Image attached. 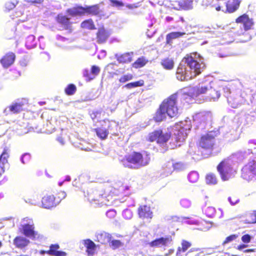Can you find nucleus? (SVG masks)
Wrapping results in <instances>:
<instances>
[{"label":"nucleus","instance_id":"1","mask_svg":"<svg viewBox=\"0 0 256 256\" xmlns=\"http://www.w3.org/2000/svg\"><path fill=\"white\" fill-rule=\"evenodd\" d=\"M150 160V154L148 152L134 151L124 156L120 162L125 168L138 169L148 165Z\"/></svg>","mask_w":256,"mask_h":256},{"label":"nucleus","instance_id":"2","mask_svg":"<svg viewBox=\"0 0 256 256\" xmlns=\"http://www.w3.org/2000/svg\"><path fill=\"white\" fill-rule=\"evenodd\" d=\"M198 59L194 53L187 54L184 58L185 63L190 69V74L192 78L200 74L205 67L204 63L198 60Z\"/></svg>","mask_w":256,"mask_h":256},{"label":"nucleus","instance_id":"3","mask_svg":"<svg viewBox=\"0 0 256 256\" xmlns=\"http://www.w3.org/2000/svg\"><path fill=\"white\" fill-rule=\"evenodd\" d=\"M216 170L222 180H228L232 178L235 173L230 158H224L217 166Z\"/></svg>","mask_w":256,"mask_h":256},{"label":"nucleus","instance_id":"4","mask_svg":"<svg viewBox=\"0 0 256 256\" xmlns=\"http://www.w3.org/2000/svg\"><path fill=\"white\" fill-rule=\"evenodd\" d=\"M177 99L178 93H174L164 100L160 104L166 112L167 115L171 118L176 117L178 115Z\"/></svg>","mask_w":256,"mask_h":256},{"label":"nucleus","instance_id":"5","mask_svg":"<svg viewBox=\"0 0 256 256\" xmlns=\"http://www.w3.org/2000/svg\"><path fill=\"white\" fill-rule=\"evenodd\" d=\"M171 136L170 132H164L162 129H158L150 132L146 140L150 142H156L158 144H164L170 140Z\"/></svg>","mask_w":256,"mask_h":256},{"label":"nucleus","instance_id":"6","mask_svg":"<svg viewBox=\"0 0 256 256\" xmlns=\"http://www.w3.org/2000/svg\"><path fill=\"white\" fill-rule=\"evenodd\" d=\"M215 144V137L211 132L202 135L197 142L198 148L211 152Z\"/></svg>","mask_w":256,"mask_h":256},{"label":"nucleus","instance_id":"7","mask_svg":"<svg viewBox=\"0 0 256 256\" xmlns=\"http://www.w3.org/2000/svg\"><path fill=\"white\" fill-rule=\"evenodd\" d=\"M241 176L247 180L256 179V160L250 161L242 167Z\"/></svg>","mask_w":256,"mask_h":256},{"label":"nucleus","instance_id":"8","mask_svg":"<svg viewBox=\"0 0 256 256\" xmlns=\"http://www.w3.org/2000/svg\"><path fill=\"white\" fill-rule=\"evenodd\" d=\"M235 22L238 24H240L245 32L252 30L254 24L253 18H250L246 14L239 16L236 18Z\"/></svg>","mask_w":256,"mask_h":256},{"label":"nucleus","instance_id":"9","mask_svg":"<svg viewBox=\"0 0 256 256\" xmlns=\"http://www.w3.org/2000/svg\"><path fill=\"white\" fill-rule=\"evenodd\" d=\"M88 200L90 202H94L98 205H106L107 198L98 190H92L88 194Z\"/></svg>","mask_w":256,"mask_h":256},{"label":"nucleus","instance_id":"10","mask_svg":"<svg viewBox=\"0 0 256 256\" xmlns=\"http://www.w3.org/2000/svg\"><path fill=\"white\" fill-rule=\"evenodd\" d=\"M22 234L26 237L36 240L42 238V236L35 230L34 224H24L22 226Z\"/></svg>","mask_w":256,"mask_h":256},{"label":"nucleus","instance_id":"11","mask_svg":"<svg viewBox=\"0 0 256 256\" xmlns=\"http://www.w3.org/2000/svg\"><path fill=\"white\" fill-rule=\"evenodd\" d=\"M172 238L171 236L166 235L164 236H162L156 238L149 243L151 247H167L172 243Z\"/></svg>","mask_w":256,"mask_h":256},{"label":"nucleus","instance_id":"12","mask_svg":"<svg viewBox=\"0 0 256 256\" xmlns=\"http://www.w3.org/2000/svg\"><path fill=\"white\" fill-rule=\"evenodd\" d=\"M194 0H174L170 4L174 9L188 10L192 8Z\"/></svg>","mask_w":256,"mask_h":256},{"label":"nucleus","instance_id":"13","mask_svg":"<svg viewBox=\"0 0 256 256\" xmlns=\"http://www.w3.org/2000/svg\"><path fill=\"white\" fill-rule=\"evenodd\" d=\"M103 122L107 123V129H103L102 128H97L94 130L96 136L101 140H105L107 138L109 134L108 130L112 129V124H115L114 120H110L109 119L106 118L102 120Z\"/></svg>","mask_w":256,"mask_h":256},{"label":"nucleus","instance_id":"14","mask_svg":"<svg viewBox=\"0 0 256 256\" xmlns=\"http://www.w3.org/2000/svg\"><path fill=\"white\" fill-rule=\"evenodd\" d=\"M207 90L208 87L206 86H198L193 87L188 94H185L184 96L191 97L196 99L200 96H202L204 94L207 95Z\"/></svg>","mask_w":256,"mask_h":256},{"label":"nucleus","instance_id":"15","mask_svg":"<svg viewBox=\"0 0 256 256\" xmlns=\"http://www.w3.org/2000/svg\"><path fill=\"white\" fill-rule=\"evenodd\" d=\"M83 16L90 15L94 16H104L102 10L100 8V6L98 4L82 6Z\"/></svg>","mask_w":256,"mask_h":256},{"label":"nucleus","instance_id":"16","mask_svg":"<svg viewBox=\"0 0 256 256\" xmlns=\"http://www.w3.org/2000/svg\"><path fill=\"white\" fill-rule=\"evenodd\" d=\"M138 214L142 220H151L153 217L150 207L147 205H140L138 208Z\"/></svg>","mask_w":256,"mask_h":256},{"label":"nucleus","instance_id":"17","mask_svg":"<svg viewBox=\"0 0 256 256\" xmlns=\"http://www.w3.org/2000/svg\"><path fill=\"white\" fill-rule=\"evenodd\" d=\"M176 76L181 81H187L193 78L190 74H188L186 66L181 64H179L177 68Z\"/></svg>","mask_w":256,"mask_h":256},{"label":"nucleus","instance_id":"18","mask_svg":"<svg viewBox=\"0 0 256 256\" xmlns=\"http://www.w3.org/2000/svg\"><path fill=\"white\" fill-rule=\"evenodd\" d=\"M56 22L62 26L64 30H71L72 22L70 18L62 14H58L56 17Z\"/></svg>","mask_w":256,"mask_h":256},{"label":"nucleus","instance_id":"19","mask_svg":"<svg viewBox=\"0 0 256 256\" xmlns=\"http://www.w3.org/2000/svg\"><path fill=\"white\" fill-rule=\"evenodd\" d=\"M174 130V135L176 141L177 142H184L187 137L186 130L180 126H175Z\"/></svg>","mask_w":256,"mask_h":256},{"label":"nucleus","instance_id":"20","mask_svg":"<svg viewBox=\"0 0 256 256\" xmlns=\"http://www.w3.org/2000/svg\"><path fill=\"white\" fill-rule=\"evenodd\" d=\"M220 96V87L218 86H214L208 87L207 90V95L206 96V98L210 100H218Z\"/></svg>","mask_w":256,"mask_h":256},{"label":"nucleus","instance_id":"21","mask_svg":"<svg viewBox=\"0 0 256 256\" xmlns=\"http://www.w3.org/2000/svg\"><path fill=\"white\" fill-rule=\"evenodd\" d=\"M42 205L43 208L50 209L56 206L58 204L55 200L54 195L48 194L44 196L42 198Z\"/></svg>","mask_w":256,"mask_h":256},{"label":"nucleus","instance_id":"22","mask_svg":"<svg viewBox=\"0 0 256 256\" xmlns=\"http://www.w3.org/2000/svg\"><path fill=\"white\" fill-rule=\"evenodd\" d=\"M82 244L86 248V252L88 256H93L96 252V246L90 239L88 238L82 241Z\"/></svg>","mask_w":256,"mask_h":256},{"label":"nucleus","instance_id":"23","mask_svg":"<svg viewBox=\"0 0 256 256\" xmlns=\"http://www.w3.org/2000/svg\"><path fill=\"white\" fill-rule=\"evenodd\" d=\"M110 36V34L104 27L100 28L96 34V42L99 44H104L106 42Z\"/></svg>","mask_w":256,"mask_h":256},{"label":"nucleus","instance_id":"24","mask_svg":"<svg viewBox=\"0 0 256 256\" xmlns=\"http://www.w3.org/2000/svg\"><path fill=\"white\" fill-rule=\"evenodd\" d=\"M241 0H228L226 2V10L224 12L232 14L238 10Z\"/></svg>","mask_w":256,"mask_h":256},{"label":"nucleus","instance_id":"25","mask_svg":"<svg viewBox=\"0 0 256 256\" xmlns=\"http://www.w3.org/2000/svg\"><path fill=\"white\" fill-rule=\"evenodd\" d=\"M15 54L12 52H9L3 56L1 58L0 62L3 67L8 68L13 64L15 60Z\"/></svg>","mask_w":256,"mask_h":256},{"label":"nucleus","instance_id":"26","mask_svg":"<svg viewBox=\"0 0 256 256\" xmlns=\"http://www.w3.org/2000/svg\"><path fill=\"white\" fill-rule=\"evenodd\" d=\"M167 112L166 110L160 104L153 116V120L157 122H162L166 118Z\"/></svg>","mask_w":256,"mask_h":256},{"label":"nucleus","instance_id":"27","mask_svg":"<svg viewBox=\"0 0 256 256\" xmlns=\"http://www.w3.org/2000/svg\"><path fill=\"white\" fill-rule=\"evenodd\" d=\"M25 100H18L13 102L8 106L9 110L12 114H18L24 110V106L25 104Z\"/></svg>","mask_w":256,"mask_h":256},{"label":"nucleus","instance_id":"28","mask_svg":"<svg viewBox=\"0 0 256 256\" xmlns=\"http://www.w3.org/2000/svg\"><path fill=\"white\" fill-rule=\"evenodd\" d=\"M13 244L18 248H23L28 246L30 240L22 236H16L13 240Z\"/></svg>","mask_w":256,"mask_h":256},{"label":"nucleus","instance_id":"29","mask_svg":"<svg viewBox=\"0 0 256 256\" xmlns=\"http://www.w3.org/2000/svg\"><path fill=\"white\" fill-rule=\"evenodd\" d=\"M60 248V246L58 244H50V249L48 250V254L52 256H66V252L58 250Z\"/></svg>","mask_w":256,"mask_h":256},{"label":"nucleus","instance_id":"30","mask_svg":"<svg viewBox=\"0 0 256 256\" xmlns=\"http://www.w3.org/2000/svg\"><path fill=\"white\" fill-rule=\"evenodd\" d=\"M192 246V243L185 240L181 242V246H178L176 252V256H181L182 252H186Z\"/></svg>","mask_w":256,"mask_h":256},{"label":"nucleus","instance_id":"31","mask_svg":"<svg viewBox=\"0 0 256 256\" xmlns=\"http://www.w3.org/2000/svg\"><path fill=\"white\" fill-rule=\"evenodd\" d=\"M66 13L71 16H83L82 6H77L73 8H68Z\"/></svg>","mask_w":256,"mask_h":256},{"label":"nucleus","instance_id":"32","mask_svg":"<svg viewBox=\"0 0 256 256\" xmlns=\"http://www.w3.org/2000/svg\"><path fill=\"white\" fill-rule=\"evenodd\" d=\"M160 64L164 68L170 70L174 68V62L173 58L168 57L163 58L160 62Z\"/></svg>","mask_w":256,"mask_h":256},{"label":"nucleus","instance_id":"33","mask_svg":"<svg viewBox=\"0 0 256 256\" xmlns=\"http://www.w3.org/2000/svg\"><path fill=\"white\" fill-rule=\"evenodd\" d=\"M80 28L88 30L96 29L94 23L92 18L87 19L82 22L80 24Z\"/></svg>","mask_w":256,"mask_h":256},{"label":"nucleus","instance_id":"34","mask_svg":"<svg viewBox=\"0 0 256 256\" xmlns=\"http://www.w3.org/2000/svg\"><path fill=\"white\" fill-rule=\"evenodd\" d=\"M185 34V32H170L166 36V42L170 44L172 42V40L181 37Z\"/></svg>","mask_w":256,"mask_h":256},{"label":"nucleus","instance_id":"35","mask_svg":"<svg viewBox=\"0 0 256 256\" xmlns=\"http://www.w3.org/2000/svg\"><path fill=\"white\" fill-rule=\"evenodd\" d=\"M148 60L144 56L138 58L132 64V66L135 68L144 67L148 62Z\"/></svg>","mask_w":256,"mask_h":256},{"label":"nucleus","instance_id":"36","mask_svg":"<svg viewBox=\"0 0 256 256\" xmlns=\"http://www.w3.org/2000/svg\"><path fill=\"white\" fill-rule=\"evenodd\" d=\"M116 60L120 63H128L132 60V54L129 52L124 53L118 56Z\"/></svg>","mask_w":256,"mask_h":256},{"label":"nucleus","instance_id":"37","mask_svg":"<svg viewBox=\"0 0 256 256\" xmlns=\"http://www.w3.org/2000/svg\"><path fill=\"white\" fill-rule=\"evenodd\" d=\"M206 182L208 185H214L218 182V178L216 175L214 173H208L205 177Z\"/></svg>","mask_w":256,"mask_h":256},{"label":"nucleus","instance_id":"38","mask_svg":"<svg viewBox=\"0 0 256 256\" xmlns=\"http://www.w3.org/2000/svg\"><path fill=\"white\" fill-rule=\"evenodd\" d=\"M203 212L204 214L209 218L213 217L216 214V209L214 207L207 206V204L203 208Z\"/></svg>","mask_w":256,"mask_h":256},{"label":"nucleus","instance_id":"39","mask_svg":"<svg viewBox=\"0 0 256 256\" xmlns=\"http://www.w3.org/2000/svg\"><path fill=\"white\" fill-rule=\"evenodd\" d=\"M76 90V86L72 84H70L68 85V86L64 89V92L68 96L73 95Z\"/></svg>","mask_w":256,"mask_h":256},{"label":"nucleus","instance_id":"40","mask_svg":"<svg viewBox=\"0 0 256 256\" xmlns=\"http://www.w3.org/2000/svg\"><path fill=\"white\" fill-rule=\"evenodd\" d=\"M188 178L190 182L195 183L197 182L199 178V174L196 172H191L188 176Z\"/></svg>","mask_w":256,"mask_h":256},{"label":"nucleus","instance_id":"41","mask_svg":"<svg viewBox=\"0 0 256 256\" xmlns=\"http://www.w3.org/2000/svg\"><path fill=\"white\" fill-rule=\"evenodd\" d=\"M144 82L143 80H140L138 81L128 83L125 85V87L128 88L130 89L134 88L138 86H144Z\"/></svg>","mask_w":256,"mask_h":256},{"label":"nucleus","instance_id":"42","mask_svg":"<svg viewBox=\"0 0 256 256\" xmlns=\"http://www.w3.org/2000/svg\"><path fill=\"white\" fill-rule=\"evenodd\" d=\"M9 157L8 152L7 149H4L2 154L0 156V162L1 164L4 166L8 162V158Z\"/></svg>","mask_w":256,"mask_h":256},{"label":"nucleus","instance_id":"43","mask_svg":"<svg viewBox=\"0 0 256 256\" xmlns=\"http://www.w3.org/2000/svg\"><path fill=\"white\" fill-rule=\"evenodd\" d=\"M66 193L62 190H60L58 192L56 196H54L55 198V200L58 204L63 199H64L66 197Z\"/></svg>","mask_w":256,"mask_h":256},{"label":"nucleus","instance_id":"44","mask_svg":"<svg viewBox=\"0 0 256 256\" xmlns=\"http://www.w3.org/2000/svg\"><path fill=\"white\" fill-rule=\"evenodd\" d=\"M16 1L12 2L11 0L7 1L4 4V8L6 11H10L13 10L17 4Z\"/></svg>","mask_w":256,"mask_h":256},{"label":"nucleus","instance_id":"45","mask_svg":"<svg viewBox=\"0 0 256 256\" xmlns=\"http://www.w3.org/2000/svg\"><path fill=\"white\" fill-rule=\"evenodd\" d=\"M239 236V234H233L227 236L224 240L222 242V245H225L226 244L234 240H235Z\"/></svg>","mask_w":256,"mask_h":256},{"label":"nucleus","instance_id":"46","mask_svg":"<svg viewBox=\"0 0 256 256\" xmlns=\"http://www.w3.org/2000/svg\"><path fill=\"white\" fill-rule=\"evenodd\" d=\"M133 78V75L131 74H126L123 75L118 80V81L120 83H124L128 80H130Z\"/></svg>","mask_w":256,"mask_h":256},{"label":"nucleus","instance_id":"47","mask_svg":"<svg viewBox=\"0 0 256 256\" xmlns=\"http://www.w3.org/2000/svg\"><path fill=\"white\" fill-rule=\"evenodd\" d=\"M123 244L120 240H114L110 242V246L112 249H116L122 246Z\"/></svg>","mask_w":256,"mask_h":256},{"label":"nucleus","instance_id":"48","mask_svg":"<svg viewBox=\"0 0 256 256\" xmlns=\"http://www.w3.org/2000/svg\"><path fill=\"white\" fill-rule=\"evenodd\" d=\"M100 68L96 66L93 65L91 67L90 72L94 78L100 72Z\"/></svg>","mask_w":256,"mask_h":256},{"label":"nucleus","instance_id":"49","mask_svg":"<svg viewBox=\"0 0 256 256\" xmlns=\"http://www.w3.org/2000/svg\"><path fill=\"white\" fill-rule=\"evenodd\" d=\"M110 6L112 7L120 8L124 6V4L120 0H109Z\"/></svg>","mask_w":256,"mask_h":256},{"label":"nucleus","instance_id":"50","mask_svg":"<svg viewBox=\"0 0 256 256\" xmlns=\"http://www.w3.org/2000/svg\"><path fill=\"white\" fill-rule=\"evenodd\" d=\"M180 205L184 208H188L191 206L190 200L186 198H183L180 202Z\"/></svg>","mask_w":256,"mask_h":256},{"label":"nucleus","instance_id":"51","mask_svg":"<svg viewBox=\"0 0 256 256\" xmlns=\"http://www.w3.org/2000/svg\"><path fill=\"white\" fill-rule=\"evenodd\" d=\"M22 162L23 164L29 162L31 160V156L30 154H24L22 157Z\"/></svg>","mask_w":256,"mask_h":256},{"label":"nucleus","instance_id":"52","mask_svg":"<svg viewBox=\"0 0 256 256\" xmlns=\"http://www.w3.org/2000/svg\"><path fill=\"white\" fill-rule=\"evenodd\" d=\"M116 214V212L114 210H110L106 213V216L110 219L114 218Z\"/></svg>","mask_w":256,"mask_h":256},{"label":"nucleus","instance_id":"53","mask_svg":"<svg viewBox=\"0 0 256 256\" xmlns=\"http://www.w3.org/2000/svg\"><path fill=\"white\" fill-rule=\"evenodd\" d=\"M252 237L248 234H246L242 236V240L244 243L248 244L250 242Z\"/></svg>","mask_w":256,"mask_h":256},{"label":"nucleus","instance_id":"54","mask_svg":"<svg viewBox=\"0 0 256 256\" xmlns=\"http://www.w3.org/2000/svg\"><path fill=\"white\" fill-rule=\"evenodd\" d=\"M140 2H138L136 4H126L125 6L126 8L129 10H133L134 8H138L140 6Z\"/></svg>","mask_w":256,"mask_h":256},{"label":"nucleus","instance_id":"55","mask_svg":"<svg viewBox=\"0 0 256 256\" xmlns=\"http://www.w3.org/2000/svg\"><path fill=\"white\" fill-rule=\"evenodd\" d=\"M118 190L120 192H123L129 189L128 186L124 184L123 183H120V185L118 186Z\"/></svg>","mask_w":256,"mask_h":256},{"label":"nucleus","instance_id":"56","mask_svg":"<svg viewBox=\"0 0 256 256\" xmlns=\"http://www.w3.org/2000/svg\"><path fill=\"white\" fill-rule=\"evenodd\" d=\"M84 76L88 78L89 80L94 79L91 72L90 73L88 70H86L84 73Z\"/></svg>","mask_w":256,"mask_h":256},{"label":"nucleus","instance_id":"57","mask_svg":"<svg viewBox=\"0 0 256 256\" xmlns=\"http://www.w3.org/2000/svg\"><path fill=\"white\" fill-rule=\"evenodd\" d=\"M122 216L126 218H130L132 217V213L130 210H126L123 212Z\"/></svg>","mask_w":256,"mask_h":256},{"label":"nucleus","instance_id":"58","mask_svg":"<svg viewBox=\"0 0 256 256\" xmlns=\"http://www.w3.org/2000/svg\"><path fill=\"white\" fill-rule=\"evenodd\" d=\"M44 0H28V2L32 4H42Z\"/></svg>","mask_w":256,"mask_h":256},{"label":"nucleus","instance_id":"59","mask_svg":"<svg viewBox=\"0 0 256 256\" xmlns=\"http://www.w3.org/2000/svg\"><path fill=\"white\" fill-rule=\"evenodd\" d=\"M4 172V166L1 164V162H0V178L2 177V175Z\"/></svg>","mask_w":256,"mask_h":256},{"label":"nucleus","instance_id":"60","mask_svg":"<svg viewBox=\"0 0 256 256\" xmlns=\"http://www.w3.org/2000/svg\"><path fill=\"white\" fill-rule=\"evenodd\" d=\"M212 7L214 8L215 10L218 11V12H219L221 10V8H222V6L220 5V4H218V5H216V4H213L212 6Z\"/></svg>","mask_w":256,"mask_h":256},{"label":"nucleus","instance_id":"61","mask_svg":"<svg viewBox=\"0 0 256 256\" xmlns=\"http://www.w3.org/2000/svg\"><path fill=\"white\" fill-rule=\"evenodd\" d=\"M182 164L178 163H176L174 164V170H179L182 168Z\"/></svg>","mask_w":256,"mask_h":256},{"label":"nucleus","instance_id":"62","mask_svg":"<svg viewBox=\"0 0 256 256\" xmlns=\"http://www.w3.org/2000/svg\"><path fill=\"white\" fill-rule=\"evenodd\" d=\"M246 246H248V245L244 244H240L238 246L237 249L238 250H242V249L246 248Z\"/></svg>","mask_w":256,"mask_h":256},{"label":"nucleus","instance_id":"63","mask_svg":"<svg viewBox=\"0 0 256 256\" xmlns=\"http://www.w3.org/2000/svg\"><path fill=\"white\" fill-rule=\"evenodd\" d=\"M57 140L62 144H64V140L63 138L60 136L57 138Z\"/></svg>","mask_w":256,"mask_h":256},{"label":"nucleus","instance_id":"64","mask_svg":"<svg viewBox=\"0 0 256 256\" xmlns=\"http://www.w3.org/2000/svg\"><path fill=\"white\" fill-rule=\"evenodd\" d=\"M255 251V250L254 249H247V250H244V252H254Z\"/></svg>","mask_w":256,"mask_h":256}]
</instances>
